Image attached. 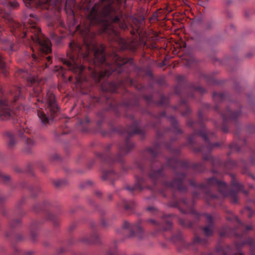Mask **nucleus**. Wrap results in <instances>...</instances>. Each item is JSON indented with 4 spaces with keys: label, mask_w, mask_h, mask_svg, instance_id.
Returning <instances> with one entry per match:
<instances>
[{
    "label": "nucleus",
    "mask_w": 255,
    "mask_h": 255,
    "mask_svg": "<svg viewBox=\"0 0 255 255\" xmlns=\"http://www.w3.org/2000/svg\"><path fill=\"white\" fill-rule=\"evenodd\" d=\"M94 163H95V160H93L92 161V163L89 164V165H88L89 167L90 168L92 166V165L94 164Z\"/></svg>",
    "instance_id": "obj_57"
},
{
    "label": "nucleus",
    "mask_w": 255,
    "mask_h": 255,
    "mask_svg": "<svg viewBox=\"0 0 255 255\" xmlns=\"http://www.w3.org/2000/svg\"><path fill=\"white\" fill-rule=\"evenodd\" d=\"M147 114L156 120L149 122L146 127L156 130L158 138L168 132L175 134L170 141L163 143L157 141L151 147L147 148L143 153L144 159H137L134 162L135 168H137L141 175H135V182L128 185L127 189L131 193L141 192L144 189L152 191L157 190L163 197L167 196L166 191L178 190L185 192L187 190L184 181L187 174L178 171L179 168L187 170L192 168L195 172L203 173L207 170L204 163L198 162L191 164L187 160H179L177 157L180 154V147L173 148V142L178 138L177 135L183 133L177 120L173 116H167L165 112L157 115L147 111ZM198 121L194 122L189 119L186 122L188 127L192 128L193 133L187 137V142L183 146H188L194 152L203 154V159L211 162L213 173H219L222 171L229 170L238 166L237 161L229 160L223 163L218 157L212 156L210 153L221 144L219 142L211 143V140L216 138L214 132L208 131L203 122L204 117L201 110L198 113Z\"/></svg>",
    "instance_id": "obj_1"
},
{
    "label": "nucleus",
    "mask_w": 255,
    "mask_h": 255,
    "mask_svg": "<svg viewBox=\"0 0 255 255\" xmlns=\"http://www.w3.org/2000/svg\"><path fill=\"white\" fill-rule=\"evenodd\" d=\"M27 7L31 8L34 4V1L33 0H23Z\"/></svg>",
    "instance_id": "obj_40"
},
{
    "label": "nucleus",
    "mask_w": 255,
    "mask_h": 255,
    "mask_svg": "<svg viewBox=\"0 0 255 255\" xmlns=\"http://www.w3.org/2000/svg\"><path fill=\"white\" fill-rule=\"evenodd\" d=\"M89 123H90V120L89 119V118L88 117H86L83 121H80V123L82 124H84V123L88 124Z\"/></svg>",
    "instance_id": "obj_46"
},
{
    "label": "nucleus",
    "mask_w": 255,
    "mask_h": 255,
    "mask_svg": "<svg viewBox=\"0 0 255 255\" xmlns=\"http://www.w3.org/2000/svg\"><path fill=\"white\" fill-rule=\"evenodd\" d=\"M29 17L26 25L16 22L9 14L4 16L11 32L18 37L20 42L29 45L32 53L28 56L31 61V66L44 69L52 63L51 56L48 55L52 51L51 43L36 26L37 17L30 14Z\"/></svg>",
    "instance_id": "obj_4"
},
{
    "label": "nucleus",
    "mask_w": 255,
    "mask_h": 255,
    "mask_svg": "<svg viewBox=\"0 0 255 255\" xmlns=\"http://www.w3.org/2000/svg\"><path fill=\"white\" fill-rule=\"evenodd\" d=\"M122 204L125 210L129 212L132 211L135 206V203L133 200L128 201L124 200L122 202Z\"/></svg>",
    "instance_id": "obj_23"
},
{
    "label": "nucleus",
    "mask_w": 255,
    "mask_h": 255,
    "mask_svg": "<svg viewBox=\"0 0 255 255\" xmlns=\"http://www.w3.org/2000/svg\"><path fill=\"white\" fill-rule=\"evenodd\" d=\"M92 233L89 237H85L81 239V241L86 244H99L100 243L99 237L94 229L93 225L91 226Z\"/></svg>",
    "instance_id": "obj_16"
},
{
    "label": "nucleus",
    "mask_w": 255,
    "mask_h": 255,
    "mask_svg": "<svg viewBox=\"0 0 255 255\" xmlns=\"http://www.w3.org/2000/svg\"><path fill=\"white\" fill-rule=\"evenodd\" d=\"M141 221H138L134 224H130L127 221H125L123 225L124 229L129 232L128 237H137L141 238L144 235V230L141 226Z\"/></svg>",
    "instance_id": "obj_12"
},
{
    "label": "nucleus",
    "mask_w": 255,
    "mask_h": 255,
    "mask_svg": "<svg viewBox=\"0 0 255 255\" xmlns=\"http://www.w3.org/2000/svg\"><path fill=\"white\" fill-rule=\"evenodd\" d=\"M245 245H248L251 247L255 249V241L252 238H249L245 241L236 243V248L239 252L233 255H245L241 253L239 250ZM218 252H221L223 255H231L232 254L231 248L229 246H220L217 249Z\"/></svg>",
    "instance_id": "obj_11"
},
{
    "label": "nucleus",
    "mask_w": 255,
    "mask_h": 255,
    "mask_svg": "<svg viewBox=\"0 0 255 255\" xmlns=\"http://www.w3.org/2000/svg\"><path fill=\"white\" fill-rule=\"evenodd\" d=\"M147 210L155 213L156 212L157 213L158 212L157 209L153 206H150L147 207Z\"/></svg>",
    "instance_id": "obj_44"
},
{
    "label": "nucleus",
    "mask_w": 255,
    "mask_h": 255,
    "mask_svg": "<svg viewBox=\"0 0 255 255\" xmlns=\"http://www.w3.org/2000/svg\"><path fill=\"white\" fill-rule=\"evenodd\" d=\"M0 179L2 180L4 184H7L10 182V178L8 175H2L0 172Z\"/></svg>",
    "instance_id": "obj_32"
},
{
    "label": "nucleus",
    "mask_w": 255,
    "mask_h": 255,
    "mask_svg": "<svg viewBox=\"0 0 255 255\" xmlns=\"http://www.w3.org/2000/svg\"><path fill=\"white\" fill-rule=\"evenodd\" d=\"M249 175L251 176V177H252L253 179H255V176L252 175V174H249Z\"/></svg>",
    "instance_id": "obj_62"
},
{
    "label": "nucleus",
    "mask_w": 255,
    "mask_h": 255,
    "mask_svg": "<svg viewBox=\"0 0 255 255\" xmlns=\"http://www.w3.org/2000/svg\"><path fill=\"white\" fill-rule=\"evenodd\" d=\"M20 186L22 188H25L27 187V183L25 182H23L22 183H21L20 184Z\"/></svg>",
    "instance_id": "obj_48"
},
{
    "label": "nucleus",
    "mask_w": 255,
    "mask_h": 255,
    "mask_svg": "<svg viewBox=\"0 0 255 255\" xmlns=\"http://www.w3.org/2000/svg\"><path fill=\"white\" fill-rule=\"evenodd\" d=\"M169 100L168 98L164 95H161L160 100L157 103H154V104L158 106H167Z\"/></svg>",
    "instance_id": "obj_27"
},
{
    "label": "nucleus",
    "mask_w": 255,
    "mask_h": 255,
    "mask_svg": "<svg viewBox=\"0 0 255 255\" xmlns=\"http://www.w3.org/2000/svg\"><path fill=\"white\" fill-rule=\"evenodd\" d=\"M143 98L147 103L148 105H149L153 103L152 97L151 95H144L143 96Z\"/></svg>",
    "instance_id": "obj_36"
},
{
    "label": "nucleus",
    "mask_w": 255,
    "mask_h": 255,
    "mask_svg": "<svg viewBox=\"0 0 255 255\" xmlns=\"http://www.w3.org/2000/svg\"><path fill=\"white\" fill-rule=\"evenodd\" d=\"M102 177L104 180L113 182L119 178V175L112 170H105L103 171Z\"/></svg>",
    "instance_id": "obj_20"
},
{
    "label": "nucleus",
    "mask_w": 255,
    "mask_h": 255,
    "mask_svg": "<svg viewBox=\"0 0 255 255\" xmlns=\"http://www.w3.org/2000/svg\"><path fill=\"white\" fill-rule=\"evenodd\" d=\"M68 3H69V0H67L66 2V4H65L66 8H67V7L68 6Z\"/></svg>",
    "instance_id": "obj_60"
},
{
    "label": "nucleus",
    "mask_w": 255,
    "mask_h": 255,
    "mask_svg": "<svg viewBox=\"0 0 255 255\" xmlns=\"http://www.w3.org/2000/svg\"><path fill=\"white\" fill-rule=\"evenodd\" d=\"M230 176L231 188H230L225 182L218 180L215 177L209 178L205 183H201L199 184H197L194 178L188 179L189 184L198 191L193 192L192 200H189L186 198H182L180 201L173 202L171 206L177 208L183 214L193 215L197 221L200 220L201 216H204L206 219L207 224L202 228V230L206 237L212 236L213 234L214 227L213 217L207 213H198L193 208L195 203V200L203 196L209 205L213 206L212 201L218 200L217 195L213 193V190L217 189L223 196L229 197L233 203H237L239 199L238 194L239 192H242L246 195H248V192L244 189L243 185L236 180L235 175L231 174Z\"/></svg>",
    "instance_id": "obj_3"
},
{
    "label": "nucleus",
    "mask_w": 255,
    "mask_h": 255,
    "mask_svg": "<svg viewBox=\"0 0 255 255\" xmlns=\"http://www.w3.org/2000/svg\"><path fill=\"white\" fill-rule=\"evenodd\" d=\"M86 184L88 185H91L92 184V182L90 181H87L86 182Z\"/></svg>",
    "instance_id": "obj_59"
},
{
    "label": "nucleus",
    "mask_w": 255,
    "mask_h": 255,
    "mask_svg": "<svg viewBox=\"0 0 255 255\" xmlns=\"http://www.w3.org/2000/svg\"><path fill=\"white\" fill-rule=\"evenodd\" d=\"M37 167L42 172H46L47 171L46 167L42 162H38L37 164Z\"/></svg>",
    "instance_id": "obj_37"
},
{
    "label": "nucleus",
    "mask_w": 255,
    "mask_h": 255,
    "mask_svg": "<svg viewBox=\"0 0 255 255\" xmlns=\"http://www.w3.org/2000/svg\"><path fill=\"white\" fill-rule=\"evenodd\" d=\"M203 77L209 83H214L216 82L215 78L212 76H209V75L204 74L203 75Z\"/></svg>",
    "instance_id": "obj_34"
},
{
    "label": "nucleus",
    "mask_w": 255,
    "mask_h": 255,
    "mask_svg": "<svg viewBox=\"0 0 255 255\" xmlns=\"http://www.w3.org/2000/svg\"><path fill=\"white\" fill-rule=\"evenodd\" d=\"M227 219L230 221H234L237 224V227H236L237 229L240 228L245 229L246 230L244 231V232L249 230H252L253 229L252 225H246L244 223H243L241 220L239 219L237 216L235 215L232 214L231 217H228Z\"/></svg>",
    "instance_id": "obj_19"
},
{
    "label": "nucleus",
    "mask_w": 255,
    "mask_h": 255,
    "mask_svg": "<svg viewBox=\"0 0 255 255\" xmlns=\"http://www.w3.org/2000/svg\"><path fill=\"white\" fill-rule=\"evenodd\" d=\"M214 25V22L212 20H209L206 22L205 27L206 29L211 28Z\"/></svg>",
    "instance_id": "obj_42"
},
{
    "label": "nucleus",
    "mask_w": 255,
    "mask_h": 255,
    "mask_svg": "<svg viewBox=\"0 0 255 255\" xmlns=\"http://www.w3.org/2000/svg\"><path fill=\"white\" fill-rule=\"evenodd\" d=\"M244 144H246V140L245 139H244L243 141H241Z\"/></svg>",
    "instance_id": "obj_63"
},
{
    "label": "nucleus",
    "mask_w": 255,
    "mask_h": 255,
    "mask_svg": "<svg viewBox=\"0 0 255 255\" xmlns=\"http://www.w3.org/2000/svg\"><path fill=\"white\" fill-rule=\"evenodd\" d=\"M42 222L43 221L34 220L31 224V225L29 227L30 237L33 241L36 240L39 226L42 223Z\"/></svg>",
    "instance_id": "obj_18"
},
{
    "label": "nucleus",
    "mask_w": 255,
    "mask_h": 255,
    "mask_svg": "<svg viewBox=\"0 0 255 255\" xmlns=\"http://www.w3.org/2000/svg\"><path fill=\"white\" fill-rule=\"evenodd\" d=\"M50 35L52 39L56 40L57 42H59L61 40L60 37H59V36H58L56 31L51 32L50 33Z\"/></svg>",
    "instance_id": "obj_38"
},
{
    "label": "nucleus",
    "mask_w": 255,
    "mask_h": 255,
    "mask_svg": "<svg viewBox=\"0 0 255 255\" xmlns=\"http://www.w3.org/2000/svg\"><path fill=\"white\" fill-rule=\"evenodd\" d=\"M177 85L174 88L175 93L180 97V102L177 106L173 107L174 110L185 111L181 112V115L187 117L191 113V110L188 105V99H195V94L199 93L203 95L206 93V90L203 88L195 86L193 84H187L185 78L182 75L176 77Z\"/></svg>",
    "instance_id": "obj_5"
},
{
    "label": "nucleus",
    "mask_w": 255,
    "mask_h": 255,
    "mask_svg": "<svg viewBox=\"0 0 255 255\" xmlns=\"http://www.w3.org/2000/svg\"><path fill=\"white\" fill-rule=\"evenodd\" d=\"M178 222L179 225L185 228H191L193 224L192 221H186L181 218L178 219Z\"/></svg>",
    "instance_id": "obj_28"
},
{
    "label": "nucleus",
    "mask_w": 255,
    "mask_h": 255,
    "mask_svg": "<svg viewBox=\"0 0 255 255\" xmlns=\"http://www.w3.org/2000/svg\"><path fill=\"white\" fill-rule=\"evenodd\" d=\"M245 210L248 212V217L250 218H251L254 214H255V212H254L252 209L249 206L246 207Z\"/></svg>",
    "instance_id": "obj_39"
},
{
    "label": "nucleus",
    "mask_w": 255,
    "mask_h": 255,
    "mask_svg": "<svg viewBox=\"0 0 255 255\" xmlns=\"http://www.w3.org/2000/svg\"><path fill=\"white\" fill-rule=\"evenodd\" d=\"M7 146L9 148H13L16 144V140L14 136L10 132L5 133Z\"/></svg>",
    "instance_id": "obj_21"
},
{
    "label": "nucleus",
    "mask_w": 255,
    "mask_h": 255,
    "mask_svg": "<svg viewBox=\"0 0 255 255\" xmlns=\"http://www.w3.org/2000/svg\"><path fill=\"white\" fill-rule=\"evenodd\" d=\"M72 4L73 5V7H74L76 4V1L75 0H72Z\"/></svg>",
    "instance_id": "obj_55"
},
{
    "label": "nucleus",
    "mask_w": 255,
    "mask_h": 255,
    "mask_svg": "<svg viewBox=\"0 0 255 255\" xmlns=\"http://www.w3.org/2000/svg\"><path fill=\"white\" fill-rule=\"evenodd\" d=\"M32 129L26 128H22L19 130V135L21 137L25 143V146L23 148V151L26 153H29L31 151L32 148L35 144V141L27 136L32 133Z\"/></svg>",
    "instance_id": "obj_14"
},
{
    "label": "nucleus",
    "mask_w": 255,
    "mask_h": 255,
    "mask_svg": "<svg viewBox=\"0 0 255 255\" xmlns=\"http://www.w3.org/2000/svg\"><path fill=\"white\" fill-rule=\"evenodd\" d=\"M67 183V181L65 179H57L53 181V185L56 188H60L65 185Z\"/></svg>",
    "instance_id": "obj_25"
},
{
    "label": "nucleus",
    "mask_w": 255,
    "mask_h": 255,
    "mask_svg": "<svg viewBox=\"0 0 255 255\" xmlns=\"http://www.w3.org/2000/svg\"><path fill=\"white\" fill-rule=\"evenodd\" d=\"M60 25L61 26V27H63L65 26V25H64V24L63 23L60 22Z\"/></svg>",
    "instance_id": "obj_64"
},
{
    "label": "nucleus",
    "mask_w": 255,
    "mask_h": 255,
    "mask_svg": "<svg viewBox=\"0 0 255 255\" xmlns=\"http://www.w3.org/2000/svg\"><path fill=\"white\" fill-rule=\"evenodd\" d=\"M1 44V48L9 54L17 50L19 48V45L17 43L13 42L10 40H4L2 41Z\"/></svg>",
    "instance_id": "obj_15"
},
{
    "label": "nucleus",
    "mask_w": 255,
    "mask_h": 255,
    "mask_svg": "<svg viewBox=\"0 0 255 255\" xmlns=\"http://www.w3.org/2000/svg\"><path fill=\"white\" fill-rule=\"evenodd\" d=\"M5 197L1 195V194L0 193V203L2 202L5 200Z\"/></svg>",
    "instance_id": "obj_50"
},
{
    "label": "nucleus",
    "mask_w": 255,
    "mask_h": 255,
    "mask_svg": "<svg viewBox=\"0 0 255 255\" xmlns=\"http://www.w3.org/2000/svg\"><path fill=\"white\" fill-rule=\"evenodd\" d=\"M58 158H59V156L57 154H55L52 156L51 160H56V159H58Z\"/></svg>",
    "instance_id": "obj_49"
},
{
    "label": "nucleus",
    "mask_w": 255,
    "mask_h": 255,
    "mask_svg": "<svg viewBox=\"0 0 255 255\" xmlns=\"http://www.w3.org/2000/svg\"><path fill=\"white\" fill-rule=\"evenodd\" d=\"M8 3L9 6L13 8H16L19 6V3L16 1H10Z\"/></svg>",
    "instance_id": "obj_41"
},
{
    "label": "nucleus",
    "mask_w": 255,
    "mask_h": 255,
    "mask_svg": "<svg viewBox=\"0 0 255 255\" xmlns=\"http://www.w3.org/2000/svg\"><path fill=\"white\" fill-rule=\"evenodd\" d=\"M102 134L104 136L107 135L108 132L107 131H101Z\"/></svg>",
    "instance_id": "obj_58"
},
{
    "label": "nucleus",
    "mask_w": 255,
    "mask_h": 255,
    "mask_svg": "<svg viewBox=\"0 0 255 255\" xmlns=\"http://www.w3.org/2000/svg\"><path fill=\"white\" fill-rule=\"evenodd\" d=\"M33 96L37 98L38 102L45 103L46 108L44 111L40 107H37V116L41 123L44 125L49 124L50 120H52L58 115L59 112V108L57 104L54 95L50 91H48L46 97L41 99V87H38L33 88Z\"/></svg>",
    "instance_id": "obj_7"
},
{
    "label": "nucleus",
    "mask_w": 255,
    "mask_h": 255,
    "mask_svg": "<svg viewBox=\"0 0 255 255\" xmlns=\"http://www.w3.org/2000/svg\"><path fill=\"white\" fill-rule=\"evenodd\" d=\"M105 113V111H101L97 114V126L99 128H101V126L105 119L106 116Z\"/></svg>",
    "instance_id": "obj_24"
},
{
    "label": "nucleus",
    "mask_w": 255,
    "mask_h": 255,
    "mask_svg": "<svg viewBox=\"0 0 255 255\" xmlns=\"http://www.w3.org/2000/svg\"><path fill=\"white\" fill-rule=\"evenodd\" d=\"M240 141L238 142L233 143L230 145L229 148L231 150V151H236L237 152H239L241 150V147L239 144Z\"/></svg>",
    "instance_id": "obj_31"
},
{
    "label": "nucleus",
    "mask_w": 255,
    "mask_h": 255,
    "mask_svg": "<svg viewBox=\"0 0 255 255\" xmlns=\"http://www.w3.org/2000/svg\"><path fill=\"white\" fill-rule=\"evenodd\" d=\"M23 254L24 255H34L35 253L32 251H27L24 252Z\"/></svg>",
    "instance_id": "obj_45"
},
{
    "label": "nucleus",
    "mask_w": 255,
    "mask_h": 255,
    "mask_svg": "<svg viewBox=\"0 0 255 255\" xmlns=\"http://www.w3.org/2000/svg\"><path fill=\"white\" fill-rule=\"evenodd\" d=\"M252 55H253V53H252V52H249V53H248L247 54V57H251V56H252Z\"/></svg>",
    "instance_id": "obj_56"
},
{
    "label": "nucleus",
    "mask_w": 255,
    "mask_h": 255,
    "mask_svg": "<svg viewBox=\"0 0 255 255\" xmlns=\"http://www.w3.org/2000/svg\"><path fill=\"white\" fill-rule=\"evenodd\" d=\"M74 228H75V225H71L69 227V230L72 231V230H73L74 229Z\"/></svg>",
    "instance_id": "obj_54"
},
{
    "label": "nucleus",
    "mask_w": 255,
    "mask_h": 255,
    "mask_svg": "<svg viewBox=\"0 0 255 255\" xmlns=\"http://www.w3.org/2000/svg\"><path fill=\"white\" fill-rule=\"evenodd\" d=\"M14 170L15 172H21V169L19 167H15L14 168Z\"/></svg>",
    "instance_id": "obj_52"
},
{
    "label": "nucleus",
    "mask_w": 255,
    "mask_h": 255,
    "mask_svg": "<svg viewBox=\"0 0 255 255\" xmlns=\"http://www.w3.org/2000/svg\"><path fill=\"white\" fill-rule=\"evenodd\" d=\"M227 228H225V231H223V232H220V234L221 236H225L227 235Z\"/></svg>",
    "instance_id": "obj_47"
},
{
    "label": "nucleus",
    "mask_w": 255,
    "mask_h": 255,
    "mask_svg": "<svg viewBox=\"0 0 255 255\" xmlns=\"http://www.w3.org/2000/svg\"><path fill=\"white\" fill-rule=\"evenodd\" d=\"M161 214L162 223L152 219L147 220V223L151 224L154 226V231L152 232V235L154 236L162 234L163 231L170 230L172 227L171 217L173 215H165L162 213Z\"/></svg>",
    "instance_id": "obj_10"
},
{
    "label": "nucleus",
    "mask_w": 255,
    "mask_h": 255,
    "mask_svg": "<svg viewBox=\"0 0 255 255\" xmlns=\"http://www.w3.org/2000/svg\"><path fill=\"white\" fill-rule=\"evenodd\" d=\"M236 234L238 237H241L243 235H240V234H238L236 232Z\"/></svg>",
    "instance_id": "obj_61"
},
{
    "label": "nucleus",
    "mask_w": 255,
    "mask_h": 255,
    "mask_svg": "<svg viewBox=\"0 0 255 255\" xmlns=\"http://www.w3.org/2000/svg\"><path fill=\"white\" fill-rule=\"evenodd\" d=\"M22 237L21 235H18L17 237H16V240L17 241H20L21 240H22Z\"/></svg>",
    "instance_id": "obj_53"
},
{
    "label": "nucleus",
    "mask_w": 255,
    "mask_h": 255,
    "mask_svg": "<svg viewBox=\"0 0 255 255\" xmlns=\"http://www.w3.org/2000/svg\"><path fill=\"white\" fill-rule=\"evenodd\" d=\"M196 62L195 58L191 56L189 58L186 59V65L188 67H191Z\"/></svg>",
    "instance_id": "obj_33"
},
{
    "label": "nucleus",
    "mask_w": 255,
    "mask_h": 255,
    "mask_svg": "<svg viewBox=\"0 0 255 255\" xmlns=\"http://www.w3.org/2000/svg\"><path fill=\"white\" fill-rule=\"evenodd\" d=\"M170 241L174 244H176L179 246V250H180L188 249L190 247L195 248L197 245L205 246L207 243L206 238L201 239L197 236H195L192 243H188L184 240L182 233L180 231H178L175 234H173L171 236Z\"/></svg>",
    "instance_id": "obj_9"
},
{
    "label": "nucleus",
    "mask_w": 255,
    "mask_h": 255,
    "mask_svg": "<svg viewBox=\"0 0 255 255\" xmlns=\"http://www.w3.org/2000/svg\"><path fill=\"white\" fill-rule=\"evenodd\" d=\"M51 203L48 201H45L42 205L39 204L35 205L33 208V210L36 213H38L40 211H45L46 217L47 220L51 222L54 227H57L60 224V221L56 215L47 211V207L48 206H52Z\"/></svg>",
    "instance_id": "obj_13"
},
{
    "label": "nucleus",
    "mask_w": 255,
    "mask_h": 255,
    "mask_svg": "<svg viewBox=\"0 0 255 255\" xmlns=\"http://www.w3.org/2000/svg\"><path fill=\"white\" fill-rule=\"evenodd\" d=\"M37 8L49 9L51 5V0H37L36 3Z\"/></svg>",
    "instance_id": "obj_22"
},
{
    "label": "nucleus",
    "mask_w": 255,
    "mask_h": 255,
    "mask_svg": "<svg viewBox=\"0 0 255 255\" xmlns=\"http://www.w3.org/2000/svg\"><path fill=\"white\" fill-rule=\"evenodd\" d=\"M101 225L103 227H107L109 226V223L108 221L103 217V212H101Z\"/></svg>",
    "instance_id": "obj_35"
},
{
    "label": "nucleus",
    "mask_w": 255,
    "mask_h": 255,
    "mask_svg": "<svg viewBox=\"0 0 255 255\" xmlns=\"http://www.w3.org/2000/svg\"><path fill=\"white\" fill-rule=\"evenodd\" d=\"M29 190L32 197H35L40 192V189L38 185H34L29 187Z\"/></svg>",
    "instance_id": "obj_26"
},
{
    "label": "nucleus",
    "mask_w": 255,
    "mask_h": 255,
    "mask_svg": "<svg viewBox=\"0 0 255 255\" xmlns=\"http://www.w3.org/2000/svg\"><path fill=\"white\" fill-rule=\"evenodd\" d=\"M22 97L19 87L13 86L4 93L0 84V120H9L16 115L14 104Z\"/></svg>",
    "instance_id": "obj_8"
},
{
    "label": "nucleus",
    "mask_w": 255,
    "mask_h": 255,
    "mask_svg": "<svg viewBox=\"0 0 255 255\" xmlns=\"http://www.w3.org/2000/svg\"><path fill=\"white\" fill-rule=\"evenodd\" d=\"M95 194L98 197H101V196L102 195V193L100 191H95Z\"/></svg>",
    "instance_id": "obj_51"
},
{
    "label": "nucleus",
    "mask_w": 255,
    "mask_h": 255,
    "mask_svg": "<svg viewBox=\"0 0 255 255\" xmlns=\"http://www.w3.org/2000/svg\"><path fill=\"white\" fill-rule=\"evenodd\" d=\"M95 82L98 84L101 82V89L106 93L101 98H95V100L98 103L105 102L109 106L111 110L115 111L117 116L120 115L119 109L121 107L126 111L125 116L130 119L132 123L126 128L123 129L121 133L126 135V138L124 142L119 145L118 152L116 156H113L110 152L112 145L109 144L106 146L103 153H97L96 156L102 162L109 164L116 162L122 164V172L126 173L130 167L124 164L123 156L129 153L134 147V143L129 139V138L133 134H138L144 136L145 134V128H147L145 126L144 128H141L139 125L141 120L135 119L134 116L132 114H128V111H138L144 114H147V109H142L139 105L138 98L134 94H131L130 99L124 101L119 106L117 101L112 96L110 93H119L120 87H123L124 83L130 81V84H133V81L128 78L126 81L118 79L116 81H109L107 79L111 75L114 76L119 75L125 71V69H89Z\"/></svg>",
    "instance_id": "obj_2"
},
{
    "label": "nucleus",
    "mask_w": 255,
    "mask_h": 255,
    "mask_svg": "<svg viewBox=\"0 0 255 255\" xmlns=\"http://www.w3.org/2000/svg\"><path fill=\"white\" fill-rule=\"evenodd\" d=\"M25 198H22L16 204V208L19 216H22L24 214L23 212L20 210V208L23 203L25 202Z\"/></svg>",
    "instance_id": "obj_30"
},
{
    "label": "nucleus",
    "mask_w": 255,
    "mask_h": 255,
    "mask_svg": "<svg viewBox=\"0 0 255 255\" xmlns=\"http://www.w3.org/2000/svg\"><path fill=\"white\" fill-rule=\"evenodd\" d=\"M15 76H19L22 78H28L27 81L28 82V84H30L31 85L36 84V79L33 77H29L28 72L27 70L19 69L17 70V71L16 72Z\"/></svg>",
    "instance_id": "obj_17"
},
{
    "label": "nucleus",
    "mask_w": 255,
    "mask_h": 255,
    "mask_svg": "<svg viewBox=\"0 0 255 255\" xmlns=\"http://www.w3.org/2000/svg\"><path fill=\"white\" fill-rule=\"evenodd\" d=\"M20 254L21 252L20 250L17 247H14L13 249V253L11 255H20Z\"/></svg>",
    "instance_id": "obj_43"
},
{
    "label": "nucleus",
    "mask_w": 255,
    "mask_h": 255,
    "mask_svg": "<svg viewBox=\"0 0 255 255\" xmlns=\"http://www.w3.org/2000/svg\"><path fill=\"white\" fill-rule=\"evenodd\" d=\"M213 99L215 103L214 109L220 114L223 119L221 130L224 132H228V124L232 122H236L241 114L240 108L236 110H233V108L240 106L238 104L231 102L227 105L225 110L220 111L219 104L226 101H230V96L226 93L214 92L213 94Z\"/></svg>",
    "instance_id": "obj_6"
},
{
    "label": "nucleus",
    "mask_w": 255,
    "mask_h": 255,
    "mask_svg": "<svg viewBox=\"0 0 255 255\" xmlns=\"http://www.w3.org/2000/svg\"><path fill=\"white\" fill-rule=\"evenodd\" d=\"M20 224V219H15L9 221L8 223V227L9 228V230L14 229L15 228L18 227Z\"/></svg>",
    "instance_id": "obj_29"
}]
</instances>
